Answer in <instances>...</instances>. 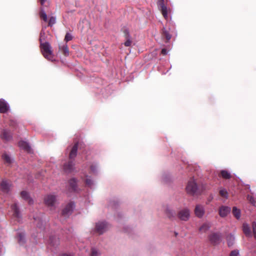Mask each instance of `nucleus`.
<instances>
[{
  "label": "nucleus",
  "mask_w": 256,
  "mask_h": 256,
  "mask_svg": "<svg viewBox=\"0 0 256 256\" xmlns=\"http://www.w3.org/2000/svg\"><path fill=\"white\" fill-rule=\"evenodd\" d=\"M75 208V204L73 202L68 203L62 211V215L64 218H68L72 212Z\"/></svg>",
  "instance_id": "obj_5"
},
{
  "label": "nucleus",
  "mask_w": 256,
  "mask_h": 256,
  "mask_svg": "<svg viewBox=\"0 0 256 256\" xmlns=\"http://www.w3.org/2000/svg\"><path fill=\"white\" fill-rule=\"evenodd\" d=\"M1 138L6 141H9L12 138L11 132L8 130H4L0 136Z\"/></svg>",
  "instance_id": "obj_22"
},
{
  "label": "nucleus",
  "mask_w": 256,
  "mask_h": 256,
  "mask_svg": "<svg viewBox=\"0 0 256 256\" xmlns=\"http://www.w3.org/2000/svg\"><path fill=\"white\" fill-rule=\"evenodd\" d=\"M68 232H69L70 233H71V232H72V229H69V230H68Z\"/></svg>",
  "instance_id": "obj_49"
},
{
  "label": "nucleus",
  "mask_w": 256,
  "mask_h": 256,
  "mask_svg": "<svg viewBox=\"0 0 256 256\" xmlns=\"http://www.w3.org/2000/svg\"><path fill=\"white\" fill-rule=\"evenodd\" d=\"M40 46L44 56L49 60L53 61V54L50 44L48 42H44L40 44Z\"/></svg>",
  "instance_id": "obj_3"
},
{
  "label": "nucleus",
  "mask_w": 256,
  "mask_h": 256,
  "mask_svg": "<svg viewBox=\"0 0 256 256\" xmlns=\"http://www.w3.org/2000/svg\"><path fill=\"white\" fill-rule=\"evenodd\" d=\"M79 144L76 143L72 146L69 155V158L70 160L65 163L63 166V169L66 173L70 174L74 170V163L73 160L77 154V151Z\"/></svg>",
  "instance_id": "obj_1"
},
{
  "label": "nucleus",
  "mask_w": 256,
  "mask_h": 256,
  "mask_svg": "<svg viewBox=\"0 0 256 256\" xmlns=\"http://www.w3.org/2000/svg\"><path fill=\"white\" fill-rule=\"evenodd\" d=\"M210 222H205L200 228L199 230L201 232H205L210 229Z\"/></svg>",
  "instance_id": "obj_28"
},
{
  "label": "nucleus",
  "mask_w": 256,
  "mask_h": 256,
  "mask_svg": "<svg viewBox=\"0 0 256 256\" xmlns=\"http://www.w3.org/2000/svg\"><path fill=\"white\" fill-rule=\"evenodd\" d=\"M248 201L253 205H256V201L254 200V198L252 196H250L249 195L248 196Z\"/></svg>",
  "instance_id": "obj_42"
},
{
  "label": "nucleus",
  "mask_w": 256,
  "mask_h": 256,
  "mask_svg": "<svg viewBox=\"0 0 256 256\" xmlns=\"http://www.w3.org/2000/svg\"><path fill=\"white\" fill-rule=\"evenodd\" d=\"M100 251L96 248L92 247L91 248L90 256H100Z\"/></svg>",
  "instance_id": "obj_30"
},
{
  "label": "nucleus",
  "mask_w": 256,
  "mask_h": 256,
  "mask_svg": "<svg viewBox=\"0 0 256 256\" xmlns=\"http://www.w3.org/2000/svg\"><path fill=\"white\" fill-rule=\"evenodd\" d=\"M235 237L232 234H228L226 237V240L228 242V246H232L234 242Z\"/></svg>",
  "instance_id": "obj_29"
},
{
  "label": "nucleus",
  "mask_w": 256,
  "mask_h": 256,
  "mask_svg": "<svg viewBox=\"0 0 256 256\" xmlns=\"http://www.w3.org/2000/svg\"><path fill=\"white\" fill-rule=\"evenodd\" d=\"M239 254V251L237 250H234L231 252L230 256H238Z\"/></svg>",
  "instance_id": "obj_43"
},
{
  "label": "nucleus",
  "mask_w": 256,
  "mask_h": 256,
  "mask_svg": "<svg viewBox=\"0 0 256 256\" xmlns=\"http://www.w3.org/2000/svg\"><path fill=\"white\" fill-rule=\"evenodd\" d=\"M231 208L228 206H222L220 207L218 213L220 217L224 218L230 212Z\"/></svg>",
  "instance_id": "obj_15"
},
{
  "label": "nucleus",
  "mask_w": 256,
  "mask_h": 256,
  "mask_svg": "<svg viewBox=\"0 0 256 256\" xmlns=\"http://www.w3.org/2000/svg\"><path fill=\"white\" fill-rule=\"evenodd\" d=\"M78 180L76 178H72L69 180V188L72 192H78L79 188L77 185Z\"/></svg>",
  "instance_id": "obj_16"
},
{
  "label": "nucleus",
  "mask_w": 256,
  "mask_h": 256,
  "mask_svg": "<svg viewBox=\"0 0 256 256\" xmlns=\"http://www.w3.org/2000/svg\"><path fill=\"white\" fill-rule=\"evenodd\" d=\"M40 16L44 22H46L48 21L47 14L43 8H40Z\"/></svg>",
  "instance_id": "obj_34"
},
{
  "label": "nucleus",
  "mask_w": 256,
  "mask_h": 256,
  "mask_svg": "<svg viewBox=\"0 0 256 256\" xmlns=\"http://www.w3.org/2000/svg\"><path fill=\"white\" fill-rule=\"evenodd\" d=\"M10 109L9 104L4 99H0V112H7Z\"/></svg>",
  "instance_id": "obj_14"
},
{
  "label": "nucleus",
  "mask_w": 256,
  "mask_h": 256,
  "mask_svg": "<svg viewBox=\"0 0 256 256\" xmlns=\"http://www.w3.org/2000/svg\"><path fill=\"white\" fill-rule=\"evenodd\" d=\"M73 38V36L71 33L67 32L65 36L64 40L66 42H68L71 40H72Z\"/></svg>",
  "instance_id": "obj_40"
},
{
  "label": "nucleus",
  "mask_w": 256,
  "mask_h": 256,
  "mask_svg": "<svg viewBox=\"0 0 256 256\" xmlns=\"http://www.w3.org/2000/svg\"><path fill=\"white\" fill-rule=\"evenodd\" d=\"M232 214L237 220H240L241 216V210L236 206H234L232 210Z\"/></svg>",
  "instance_id": "obj_25"
},
{
  "label": "nucleus",
  "mask_w": 256,
  "mask_h": 256,
  "mask_svg": "<svg viewBox=\"0 0 256 256\" xmlns=\"http://www.w3.org/2000/svg\"><path fill=\"white\" fill-rule=\"evenodd\" d=\"M81 178L86 186L91 189L94 188L96 182L90 176L86 174H84L83 176H81Z\"/></svg>",
  "instance_id": "obj_8"
},
{
  "label": "nucleus",
  "mask_w": 256,
  "mask_h": 256,
  "mask_svg": "<svg viewBox=\"0 0 256 256\" xmlns=\"http://www.w3.org/2000/svg\"><path fill=\"white\" fill-rule=\"evenodd\" d=\"M221 236L220 233H214L210 236V240L214 244H217L220 242Z\"/></svg>",
  "instance_id": "obj_18"
},
{
  "label": "nucleus",
  "mask_w": 256,
  "mask_h": 256,
  "mask_svg": "<svg viewBox=\"0 0 256 256\" xmlns=\"http://www.w3.org/2000/svg\"><path fill=\"white\" fill-rule=\"evenodd\" d=\"M242 231L247 237H251L252 233L249 224L246 222H244L242 226Z\"/></svg>",
  "instance_id": "obj_23"
},
{
  "label": "nucleus",
  "mask_w": 256,
  "mask_h": 256,
  "mask_svg": "<svg viewBox=\"0 0 256 256\" xmlns=\"http://www.w3.org/2000/svg\"><path fill=\"white\" fill-rule=\"evenodd\" d=\"M34 219L37 228L40 230H43L45 225V222L42 220V215L40 214V216H34Z\"/></svg>",
  "instance_id": "obj_12"
},
{
  "label": "nucleus",
  "mask_w": 256,
  "mask_h": 256,
  "mask_svg": "<svg viewBox=\"0 0 256 256\" xmlns=\"http://www.w3.org/2000/svg\"><path fill=\"white\" fill-rule=\"evenodd\" d=\"M22 198L27 200L30 204H32L34 203L33 200L30 196L29 193L26 191L24 190L20 192Z\"/></svg>",
  "instance_id": "obj_24"
},
{
  "label": "nucleus",
  "mask_w": 256,
  "mask_h": 256,
  "mask_svg": "<svg viewBox=\"0 0 256 256\" xmlns=\"http://www.w3.org/2000/svg\"><path fill=\"white\" fill-rule=\"evenodd\" d=\"M178 234L177 232H175L176 236Z\"/></svg>",
  "instance_id": "obj_50"
},
{
  "label": "nucleus",
  "mask_w": 256,
  "mask_h": 256,
  "mask_svg": "<svg viewBox=\"0 0 256 256\" xmlns=\"http://www.w3.org/2000/svg\"><path fill=\"white\" fill-rule=\"evenodd\" d=\"M162 36L166 38L167 40H170L172 38L171 34L169 33L168 31L164 28L162 29Z\"/></svg>",
  "instance_id": "obj_36"
},
{
  "label": "nucleus",
  "mask_w": 256,
  "mask_h": 256,
  "mask_svg": "<svg viewBox=\"0 0 256 256\" xmlns=\"http://www.w3.org/2000/svg\"><path fill=\"white\" fill-rule=\"evenodd\" d=\"M19 147L28 153L32 152V149L30 148L29 144L26 141L20 140L18 142Z\"/></svg>",
  "instance_id": "obj_19"
},
{
  "label": "nucleus",
  "mask_w": 256,
  "mask_h": 256,
  "mask_svg": "<svg viewBox=\"0 0 256 256\" xmlns=\"http://www.w3.org/2000/svg\"><path fill=\"white\" fill-rule=\"evenodd\" d=\"M164 213L170 219L174 218L176 215L174 210L168 206L165 208Z\"/></svg>",
  "instance_id": "obj_21"
},
{
  "label": "nucleus",
  "mask_w": 256,
  "mask_h": 256,
  "mask_svg": "<svg viewBox=\"0 0 256 256\" xmlns=\"http://www.w3.org/2000/svg\"><path fill=\"white\" fill-rule=\"evenodd\" d=\"M108 224L106 221H99L96 224L92 232L98 234L99 235L102 234L108 230Z\"/></svg>",
  "instance_id": "obj_4"
},
{
  "label": "nucleus",
  "mask_w": 256,
  "mask_h": 256,
  "mask_svg": "<svg viewBox=\"0 0 256 256\" xmlns=\"http://www.w3.org/2000/svg\"><path fill=\"white\" fill-rule=\"evenodd\" d=\"M59 244V240L56 236H50L49 239V244L53 246H58Z\"/></svg>",
  "instance_id": "obj_27"
},
{
  "label": "nucleus",
  "mask_w": 256,
  "mask_h": 256,
  "mask_svg": "<svg viewBox=\"0 0 256 256\" xmlns=\"http://www.w3.org/2000/svg\"><path fill=\"white\" fill-rule=\"evenodd\" d=\"M194 214L198 218H202L204 214L205 209L203 205L198 204L196 206L194 209Z\"/></svg>",
  "instance_id": "obj_13"
},
{
  "label": "nucleus",
  "mask_w": 256,
  "mask_h": 256,
  "mask_svg": "<svg viewBox=\"0 0 256 256\" xmlns=\"http://www.w3.org/2000/svg\"><path fill=\"white\" fill-rule=\"evenodd\" d=\"M5 252L2 244L0 242V256H3Z\"/></svg>",
  "instance_id": "obj_44"
},
{
  "label": "nucleus",
  "mask_w": 256,
  "mask_h": 256,
  "mask_svg": "<svg viewBox=\"0 0 256 256\" xmlns=\"http://www.w3.org/2000/svg\"><path fill=\"white\" fill-rule=\"evenodd\" d=\"M213 196L211 194L208 198V202H210L213 199Z\"/></svg>",
  "instance_id": "obj_47"
},
{
  "label": "nucleus",
  "mask_w": 256,
  "mask_h": 256,
  "mask_svg": "<svg viewBox=\"0 0 256 256\" xmlns=\"http://www.w3.org/2000/svg\"><path fill=\"white\" fill-rule=\"evenodd\" d=\"M158 4L164 17L166 19H167L168 18L167 7L165 6L164 4V0H163V1H162V0L158 1Z\"/></svg>",
  "instance_id": "obj_17"
},
{
  "label": "nucleus",
  "mask_w": 256,
  "mask_h": 256,
  "mask_svg": "<svg viewBox=\"0 0 256 256\" xmlns=\"http://www.w3.org/2000/svg\"><path fill=\"white\" fill-rule=\"evenodd\" d=\"M178 218L181 220L188 221L190 218V210L188 208H185L180 210L177 214Z\"/></svg>",
  "instance_id": "obj_7"
},
{
  "label": "nucleus",
  "mask_w": 256,
  "mask_h": 256,
  "mask_svg": "<svg viewBox=\"0 0 256 256\" xmlns=\"http://www.w3.org/2000/svg\"><path fill=\"white\" fill-rule=\"evenodd\" d=\"M12 182L7 180H2L0 183V189L4 193H8L12 187Z\"/></svg>",
  "instance_id": "obj_10"
},
{
  "label": "nucleus",
  "mask_w": 256,
  "mask_h": 256,
  "mask_svg": "<svg viewBox=\"0 0 256 256\" xmlns=\"http://www.w3.org/2000/svg\"><path fill=\"white\" fill-rule=\"evenodd\" d=\"M170 178V176L168 172H164L162 174V180L164 182H168Z\"/></svg>",
  "instance_id": "obj_37"
},
{
  "label": "nucleus",
  "mask_w": 256,
  "mask_h": 256,
  "mask_svg": "<svg viewBox=\"0 0 256 256\" xmlns=\"http://www.w3.org/2000/svg\"><path fill=\"white\" fill-rule=\"evenodd\" d=\"M220 174L225 179H229L231 178L230 174L226 170H222L220 172Z\"/></svg>",
  "instance_id": "obj_35"
},
{
  "label": "nucleus",
  "mask_w": 256,
  "mask_h": 256,
  "mask_svg": "<svg viewBox=\"0 0 256 256\" xmlns=\"http://www.w3.org/2000/svg\"><path fill=\"white\" fill-rule=\"evenodd\" d=\"M198 189V186L194 180H190L188 182L186 187V190L187 192L190 194L194 195L196 194Z\"/></svg>",
  "instance_id": "obj_6"
},
{
  "label": "nucleus",
  "mask_w": 256,
  "mask_h": 256,
  "mask_svg": "<svg viewBox=\"0 0 256 256\" xmlns=\"http://www.w3.org/2000/svg\"><path fill=\"white\" fill-rule=\"evenodd\" d=\"M220 194L222 197L227 198L228 197V194L225 188H222L220 190Z\"/></svg>",
  "instance_id": "obj_38"
},
{
  "label": "nucleus",
  "mask_w": 256,
  "mask_h": 256,
  "mask_svg": "<svg viewBox=\"0 0 256 256\" xmlns=\"http://www.w3.org/2000/svg\"><path fill=\"white\" fill-rule=\"evenodd\" d=\"M59 256H73L71 253H62L59 254Z\"/></svg>",
  "instance_id": "obj_45"
},
{
  "label": "nucleus",
  "mask_w": 256,
  "mask_h": 256,
  "mask_svg": "<svg viewBox=\"0 0 256 256\" xmlns=\"http://www.w3.org/2000/svg\"><path fill=\"white\" fill-rule=\"evenodd\" d=\"M2 157L4 162L8 164H10L13 161V159L11 156L6 153L4 154Z\"/></svg>",
  "instance_id": "obj_31"
},
{
  "label": "nucleus",
  "mask_w": 256,
  "mask_h": 256,
  "mask_svg": "<svg viewBox=\"0 0 256 256\" xmlns=\"http://www.w3.org/2000/svg\"><path fill=\"white\" fill-rule=\"evenodd\" d=\"M252 228L254 237L256 240V222H253L252 223Z\"/></svg>",
  "instance_id": "obj_39"
},
{
  "label": "nucleus",
  "mask_w": 256,
  "mask_h": 256,
  "mask_svg": "<svg viewBox=\"0 0 256 256\" xmlns=\"http://www.w3.org/2000/svg\"><path fill=\"white\" fill-rule=\"evenodd\" d=\"M90 169V172L96 175L99 172V165L97 162H94L89 163Z\"/></svg>",
  "instance_id": "obj_20"
},
{
  "label": "nucleus",
  "mask_w": 256,
  "mask_h": 256,
  "mask_svg": "<svg viewBox=\"0 0 256 256\" xmlns=\"http://www.w3.org/2000/svg\"><path fill=\"white\" fill-rule=\"evenodd\" d=\"M44 202L52 211L56 210L58 202L56 199V196L52 194L46 195L44 198Z\"/></svg>",
  "instance_id": "obj_2"
},
{
  "label": "nucleus",
  "mask_w": 256,
  "mask_h": 256,
  "mask_svg": "<svg viewBox=\"0 0 256 256\" xmlns=\"http://www.w3.org/2000/svg\"><path fill=\"white\" fill-rule=\"evenodd\" d=\"M44 28H46V27H42V30L40 33V44L43 43L46 38V36L44 32Z\"/></svg>",
  "instance_id": "obj_33"
},
{
  "label": "nucleus",
  "mask_w": 256,
  "mask_h": 256,
  "mask_svg": "<svg viewBox=\"0 0 256 256\" xmlns=\"http://www.w3.org/2000/svg\"><path fill=\"white\" fill-rule=\"evenodd\" d=\"M56 22V18L54 16H51L48 20V26H52Z\"/></svg>",
  "instance_id": "obj_41"
},
{
  "label": "nucleus",
  "mask_w": 256,
  "mask_h": 256,
  "mask_svg": "<svg viewBox=\"0 0 256 256\" xmlns=\"http://www.w3.org/2000/svg\"><path fill=\"white\" fill-rule=\"evenodd\" d=\"M161 52L163 55H166L168 54V51L166 48H162Z\"/></svg>",
  "instance_id": "obj_46"
},
{
  "label": "nucleus",
  "mask_w": 256,
  "mask_h": 256,
  "mask_svg": "<svg viewBox=\"0 0 256 256\" xmlns=\"http://www.w3.org/2000/svg\"><path fill=\"white\" fill-rule=\"evenodd\" d=\"M124 33L125 35V38L126 39V41L124 42V45L126 46H129L131 45L132 44L130 36L127 30H124Z\"/></svg>",
  "instance_id": "obj_26"
},
{
  "label": "nucleus",
  "mask_w": 256,
  "mask_h": 256,
  "mask_svg": "<svg viewBox=\"0 0 256 256\" xmlns=\"http://www.w3.org/2000/svg\"><path fill=\"white\" fill-rule=\"evenodd\" d=\"M11 209L13 212V216L16 218L18 222L22 221V215L18 203L15 202L11 206Z\"/></svg>",
  "instance_id": "obj_9"
},
{
  "label": "nucleus",
  "mask_w": 256,
  "mask_h": 256,
  "mask_svg": "<svg viewBox=\"0 0 256 256\" xmlns=\"http://www.w3.org/2000/svg\"><path fill=\"white\" fill-rule=\"evenodd\" d=\"M46 1L47 0H40L41 5L43 6Z\"/></svg>",
  "instance_id": "obj_48"
},
{
  "label": "nucleus",
  "mask_w": 256,
  "mask_h": 256,
  "mask_svg": "<svg viewBox=\"0 0 256 256\" xmlns=\"http://www.w3.org/2000/svg\"><path fill=\"white\" fill-rule=\"evenodd\" d=\"M18 242L20 246H24L26 242V234L22 230H18L16 232Z\"/></svg>",
  "instance_id": "obj_11"
},
{
  "label": "nucleus",
  "mask_w": 256,
  "mask_h": 256,
  "mask_svg": "<svg viewBox=\"0 0 256 256\" xmlns=\"http://www.w3.org/2000/svg\"><path fill=\"white\" fill-rule=\"evenodd\" d=\"M60 49L62 50L65 56H68L69 55V50L66 44H64L62 46H60Z\"/></svg>",
  "instance_id": "obj_32"
}]
</instances>
